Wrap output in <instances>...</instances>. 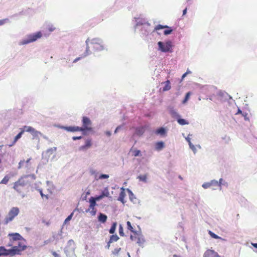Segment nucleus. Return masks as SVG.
I'll use <instances>...</instances> for the list:
<instances>
[{"mask_svg": "<svg viewBox=\"0 0 257 257\" xmlns=\"http://www.w3.org/2000/svg\"><path fill=\"white\" fill-rule=\"evenodd\" d=\"M86 50L83 55L85 57L91 54V52L90 50L89 44L91 46L94 52H101L103 51H107V46L104 44L103 40L100 38H94L90 39L87 38L85 41Z\"/></svg>", "mask_w": 257, "mask_h": 257, "instance_id": "nucleus-1", "label": "nucleus"}, {"mask_svg": "<svg viewBox=\"0 0 257 257\" xmlns=\"http://www.w3.org/2000/svg\"><path fill=\"white\" fill-rule=\"evenodd\" d=\"M10 239L9 246H16L18 249L24 248V250L26 248L25 239L18 233H9L8 235Z\"/></svg>", "mask_w": 257, "mask_h": 257, "instance_id": "nucleus-2", "label": "nucleus"}, {"mask_svg": "<svg viewBox=\"0 0 257 257\" xmlns=\"http://www.w3.org/2000/svg\"><path fill=\"white\" fill-rule=\"evenodd\" d=\"M135 32L136 34L143 37L145 35V18L143 14L134 18L133 20Z\"/></svg>", "mask_w": 257, "mask_h": 257, "instance_id": "nucleus-3", "label": "nucleus"}, {"mask_svg": "<svg viewBox=\"0 0 257 257\" xmlns=\"http://www.w3.org/2000/svg\"><path fill=\"white\" fill-rule=\"evenodd\" d=\"M42 37V33L41 31L30 34L26 35L19 42V45H25L36 41Z\"/></svg>", "mask_w": 257, "mask_h": 257, "instance_id": "nucleus-4", "label": "nucleus"}, {"mask_svg": "<svg viewBox=\"0 0 257 257\" xmlns=\"http://www.w3.org/2000/svg\"><path fill=\"white\" fill-rule=\"evenodd\" d=\"M28 176V175L21 176L17 181L14 183V189L19 193H21L23 188L29 184Z\"/></svg>", "mask_w": 257, "mask_h": 257, "instance_id": "nucleus-5", "label": "nucleus"}, {"mask_svg": "<svg viewBox=\"0 0 257 257\" xmlns=\"http://www.w3.org/2000/svg\"><path fill=\"white\" fill-rule=\"evenodd\" d=\"M24 250V248L18 249L16 246H13L12 248L7 249L5 247L0 246V256L1 255H11L14 256L16 254H20L22 251Z\"/></svg>", "mask_w": 257, "mask_h": 257, "instance_id": "nucleus-6", "label": "nucleus"}, {"mask_svg": "<svg viewBox=\"0 0 257 257\" xmlns=\"http://www.w3.org/2000/svg\"><path fill=\"white\" fill-rule=\"evenodd\" d=\"M19 212L20 210L18 207H14L12 208L5 219V224H8L13 221L15 217L19 214Z\"/></svg>", "mask_w": 257, "mask_h": 257, "instance_id": "nucleus-7", "label": "nucleus"}, {"mask_svg": "<svg viewBox=\"0 0 257 257\" xmlns=\"http://www.w3.org/2000/svg\"><path fill=\"white\" fill-rule=\"evenodd\" d=\"M82 121L83 126L80 127V128H81L82 130H81V131L83 132V134H85L84 132L86 131H91L92 130V122L88 117L86 116H83L82 118Z\"/></svg>", "mask_w": 257, "mask_h": 257, "instance_id": "nucleus-8", "label": "nucleus"}, {"mask_svg": "<svg viewBox=\"0 0 257 257\" xmlns=\"http://www.w3.org/2000/svg\"><path fill=\"white\" fill-rule=\"evenodd\" d=\"M74 242L72 240L68 241L65 249V252L68 257H73L74 255Z\"/></svg>", "mask_w": 257, "mask_h": 257, "instance_id": "nucleus-9", "label": "nucleus"}, {"mask_svg": "<svg viewBox=\"0 0 257 257\" xmlns=\"http://www.w3.org/2000/svg\"><path fill=\"white\" fill-rule=\"evenodd\" d=\"M159 49L163 52H168L170 51L172 48V43L171 41H168L166 43L159 42L158 43Z\"/></svg>", "mask_w": 257, "mask_h": 257, "instance_id": "nucleus-10", "label": "nucleus"}, {"mask_svg": "<svg viewBox=\"0 0 257 257\" xmlns=\"http://www.w3.org/2000/svg\"><path fill=\"white\" fill-rule=\"evenodd\" d=\"M24 131L31 133L34 139L38 138L39 136H42L41 132L37 131L34 128L30 126H24Z\"/></svg>", "mask_w": 257, "mask_h": 257, "instance_id": "nucleus-11", "label": "nucleus"}, {"mask_svg": "<svg viewBox=\"0 0 257 257\" xmlns=\"http://www.w3.org/2000/svg\"><path fill=\"white\" fill-rule=\"evenodd\" d=\"M111 197L110 196V193L108 190V189L107 187L105 188L101 192V193L100 195L96 196L94 197L97 201H99L100 200L103 199L104 197Z\"/></svg>", "mask_w": 257, "mask_h": 257, "instance_id": "nucleus-12", "label": "nucleus"}, {"mask_svg": "<svg viewBox=\"0 0 257 257\" xmlns=\"http://www.w3.org/2000/svg\"><path fill=\"white\" fill-rule=\"evenodd\" d=\"M131 239L133 241H137V243L140 246H142L143 244V239H141L139 236V234L136 232H134L133 235H131Z\"/></svg>", "mask_w": 257, "mask_h": 257, "instance_id": "nucleus-13", "label": "nucleus"}, {"mask_svg": "<svg viewBox=\"0 0 257 257\" xmlns=\"http://www.w3.org/2000/svg\"><path fill=\"white\" fill-rule=\"evenodd\" d=\"M164 28L167 29L164 30V34L165 35L170 34L172 33V32L173 31V30L170 27H168V26H166V25L163 26L161 25H158L155 27V30L157 31V30H159L160 29H164Z\"/></svg>", "mask_w": 257, "mask_h": 257, "instance_id": "nucleus-14", "label": "nucleus"}, {"mask_svg": "<svg viewBox=\"0 0 257 257\" xmlns=\"http://www.w3.org/2000/svg\"><path fill=\"white\" fill-rule=\"evenodd\" d=\"M203 257H220L217 252L211 249L207 250L204 253Z\"/></svg>", "mask_w": 257, "mask_h": 257, "instance_id": "nucleus-15", "label": "nucleus"}, {"mask_svg": "<svg viewBox=\"0 0 257 257\" xmlns=\"http://www.w3.org/2000/svg\"><path fill=\"white\" fill-rule=\"evenodd\" d=\"M61 128L70 132L81 131L82 130L80 127L77 126H62Z\"/></svg>", "mask_w": 257, "mask_h": 257, "instance_id": "nucleus-16", "label": "nucleus"}, {"mask_svg": "<svg viewBox=\"0 0 257 257\" xmlns=\"http://www.w3.org/2000/svg\"><path fill=\"white\" fill-rule=\"evenodd\" d=\"M43 29L48 30L50 32H52L55 30L56 27L53 24L50 22H46L43 25Z\"/></svg>", "mask_w": 257, "mask_h": 257, "instance_id": "nucleus-17", "label": "nucleus"}, {"mask_svg": "<svg viewBox=\"0 0 257 257\" xmlns=\"http://www.w3.org/2000/svg\"><path fill=\"white\" fill-rule=\"evenodd\" d=\"M57 150L56 147H53L48 149L45 153L43 154V155L45 154L47 156L46 158L47 160L50 158V156L56 152Z\"/></svg>", "mask_w": 257, "mask_h": 257, "instance_id": "nucleus-18", "label": "nucleus"}, {"mask_svg": "<svg viewBox=\"0 0 257 257\" xmlns=\"http://www.w3.org/2000/svg\"><path fill=\"white\" fill-rule=\"evenodd\" d=\"M91 145H92L91 140L90 139H87L85 141V145L80 147L79 150H82V151L86 150L88 149V148H89L91 146Z\"/></svg>", "mask_w": 257, "mask_h": 257, "instance_id": "nucleus-19", "label": "nucleus"}, {"mask_svg": "<svg viewBox=\"0 0 257 257\" xmlns=\"http://www.w3.org/2000/svg\"><path fill=\"white\" fill-rule=\"evenodd\" d=\"M217 186V187H221V185L220 184H219L218 183L217 181H211V182L210 183H205V184H203L202 185V187L205 188V189H206V188H208L210 187H211V186Z\"/></svg>", "mask_w": 257, "mask_h": 257, "instance_id": "nucleus-20", "label": "nucleus"}, {"mask_svg": "<svg viewBox=\"0 0 257 257\" xmlns=\"http://www.w3.org/2000/svg\"><path fill=\"white\" fill-rule=\"evenodd\" d=\"M53 240H55L57 242L62 239V229L57 233H55L53 235Z\"/></svg>", "mask_w": 257, "mask_h": 257, "instance_id": "nucleus-21", "label": "nucleus"}, {"mask_svg": "<svg viewBox=\"0 0 257 257\" xmlns=\"http://www.w3.org/2000/svg\"><path fill=\"white\" fill-rule=\"evenodd\" d=\"M165 147L164 143L162 141L158 142L155 145V149L157 151L162 150Z\"/></svg>", "mask_w": 257, "mask_h": 257, "instance_id": "nucleus-22", "label": "nucleus"}, {"mask_svg": "<svg viewBox=\"0 0 257 257\" xmlns=\"http://www.w3.org/2000/svg\"><path fill=\"white\" fill-rule=\"evenodd\" d=\"M122 191L120 192L119 195V197L118 198V200L120 201L122 204H124V197L125 196V193L124 192V190L123 188H121Z\"/></svg>", "mask_w": 257, "mask_h": 257, "instance_id": "nucleus-23", "label": "nucleus"}, {"mask_svg": "<svg viewBox=\"0 0 257 257\" xmlns=\"http://www.w3.org/2000/svg\"><path fill=\"white\" fill-rule=\"evenodd\" d=\"M107 217L105 214L99 213L98 216V221L101 223H105L107 220Z\"/></svg>", "mask_w": 257, "mask_h": 257, "instance_id": "nucleus-24", "label": "nucleus"}, {"mask_svg": "<svg viewBox=\"0 0 257 257\" xmlns=\"http://www.w3.org/2000/svg\"><path fill=\"white\" fill-rule=\"evenodd\" d=\"M162 84L164 85V86L163 88V91L169 90L171 88L169 80H167L165 82H163Z\"/></svg>", "mask_w": 257, "mask_h": 257, "instance_id": "nucleus-25", "label": "nucleus"}, {"mask_svg": "<svg viewBox=\"0 0 257 257\" xmlns=\"http://www.w3.org/2000/svg\"><path fill=\"white\" fill-rule=\"evenodd\" d=\"M98 201L96 199V198L94 197H91L89 199V207L90 208H92L93 207H94L96 205V202Z\"/></svg>", "mask_w": 257, "mask_h": 257, "instance_id": "nucleus-26", "label": "nucleus"}, {"mask_svg": "<svg viewBox=\"0 0 257 257\" xmlns=\"http://www.w3.org/2000/svg\"><path fill=\"white\" fill-rule=\"evenodd\" d=\"M25 131H24V127L22 128V130L20 133H19L14 138L13 141V144H15L16 142L22 137V135L24 134Z\"/></svg>", "mask_w": 257, "mask_h": 257, "instance_id": "nucleus-27", "label": "nucleus"}, {"mask_svg": "<svg viewBox=\"0 0 257 257\" xmlns=\"http://www.w3.org/2000/svg\"><path fill=\"white\" fill-rule=\"evenodd\" d=\"M240 114L244 117V119L246 120H248L249 118L247 116V113L246 112H242V111L240 109H238L237 112H236L235 114Z\"/></svg>", "mask_w": 257, "mask_h": 257, "instance_id": "nucleus-28", "label": "nucleus"}, {"mask_svg": "<svg viewBox=\"0 0 257 257\" xmlns=\"http://www.w3.org/2000/svg\"><path fill=\"white\" fill-rule=\"evenodd\" d=\"M11 178V176L9 175H6L3 180L0 182V184L6 185Z\"/></svg>", "mask_w": 257, "mask_h": 257, "instance_id": "nucleus-29", "label": "nucleus"}, {"mask_svg": "<svg viewBox=\"0 0 257 257\" xmlns=\"http://www.w3.org/2000/svg\"><path fill=\"white\" fill-rule=\"evenodd\" d=\"M166 130L163 127L159 128V129L156 131V134H160L162 136H165L166 134Z\"/></svg>", "mask_w": 257, "mask_h": 257, "instance_id": "nucleus-30", "label": "nucleus"}, {"mask_svg": "<svg viewBox=\"0 0 257 257\" xmlns=\"http://www.w3.org/2000/svg\"><path fill=\"white\" fill-rule=\"evenodd\" d=\"M144 133V128L142 127H138L136 130L135 133L134 135L140 136L143 135Z\"/></svg>", "mask_w": 257, "mask_h": 257, "instance_id": "nucleus-31", "label": "nucleus"}, {"mask_svg": "<svg viewBox=\"0 0 257 257\" xmlns=\"http://www.w3.org/2000/svg\"><path fill=\"white\" fill-rule=\"evenodd\" d=\"M86 212H89L91 215L94 216L96 213V209L94 207H93L92 208H90V207H89V208L86 210Z\"/></svg>", "mask_w": 257, "mask_h": 257, "instance_id": "nucleus-32", "label": "nucleus"}, {"mask_svg": "<svg viewBox=\"0 0 257 257\" xmlns=\"http://www.w3.org/2000/svg\"><path fill=\"white\" fill-rule=\"evenodd\" d=\"M208 233L210 235V236L213 238L224 240V239H223L221 237L218 236L217 235H216V234H215L214 233H213V232H212L210 230H209L208 231Z\"/></svg>", "mask_w": 257, "mask_h": 257, "instance_id": "nucleus-33", "label": "nucleus"}, {"mask_svg": "<svg viewBox=\"0 0 257 257\" xmlns=\"http://www.w3.org/2000/svg\"><path fill=\"white\" fill-rule=\"evenodd\" d=\"M119 237L116 235H112L110 237L109 243H112L113 241H116L118 240Z\"/></svg>", "mask_w": 257, "mask_h": 257, "instance_id": "nucleus-34", "label": "nucleus"}, {"mask_svg": "<svg viewBox=\"0 0 257 257\" xmlns=\"http://www.w3.org/2000/svg\"><path fill=\"white\" fill-rule=\"evenodd\" d=\"M116 225H117L116 222H113L112 223V226H111V227L110 228L109 231L110 233L113 234V233H114L115 232Z\"/></svg>", "mask_w": 257, "mask_h": 257, "instance_id": "nucleus-35", "label": "nucleus"}, {"mask_svg": "<svg viewBox=\"0 0 257 257\" xmlns=\"http://www.w3.org/2000/svg\"><path fill=\"white\" fill-rule=\"evenodd\" d=\"M191 94V92H187L186 94L184 100L182 101V103L185 104V103L187 102V101L189 99V97H190Z\"/></svg>", "mask_w": 257, "mask_h": 257, "instance_id": "nucleus-36", "label": "nucleus"}, {"mask_svg": "<svg viewBox=\"0 0 257 257\" xmlns=\"http://www.w3.org/2000/svg\"><path fill=\"white\" fill-rule=\"evenodd\" d=\"M178 122L181 125L188 124L189 123L185 119L183 118H179L177 120Z\"/></svg>", "mask_w": 257, "mask_h": 257, "instance_id": "nucleus-37", "label": "nucleus"}, {"mask_svg": "<svg viewBox=\"0 0 257 257\" xmlns=\"http://www.w3.org/2000/svg\"><path fill=\"white\" fill-rule=\"evenodd\" d=\"M10 20L8 18L0 20V26H3L6 23H9Z\"/></svg>", "mask_w": 257, "mask_h": 257, "instance_id": "nucleus-38", "label": "nucleus"}, {"mask_svg": "<svg viewBox=\"0 0 257 257\" xmlns=\"http://www.w3.org/2000/svg\"><path fill=\"white\" fill-rule=\"evenodd\" d=\"M109 177V176L107 174H101L99 176L98 178L99 180L108 179Z\"/></svg>", "mask_w": 257, "mask_h": 257, "instance_id": "nucleus-39", "label": "nucleus"}, {"mask_svg": "<svg viewBox=\"0 0 257 257\" xmlns=\"http://www.w3.org/2000/svg\"><path fill=\"white\" fill-rule=\"evenodd\" d=\"M73 215V213H71L65 220L64 223L66 224L72 219V217Z\"/></svg>", "mask_w": 257, "mask_h": 257, "instance_id": "nucleus-40", "label": "nucleus"}, {"mask_svg": "<svg viewBox=\"0 0 257 257\" xmlns=\"http://www.w3.org/2000/svg\"><path fill=\"white\" fill-rule=\"evenodd\" d=\"M127 228L128 230H131L132 232H134V228L130 221H127L126 223Z\"/></svg>", "mask_w": 257, "mask_h": 257, "instance_id": "nucleus-41", "label": "nucleus"}, {"mask_svg": "<svg viewBox=\"0 0 257 257\" xmlns=\"http://www.w3.org/2000/svg\"><path fill=\"white\" fill-rule=\"evenodd\" d=\"M89 173L91 175L93 176L96 175V174H98V172L94 169H90L89 170Z\"/></svg>", "mask_w": 257, "mask_h": 257, "instance_id": "nucleus-42", "label": "nucleus"}, {"mask_svg": "<svg viewBox=\"0 0 257 257\" xmlns=\"http://www.w3.org/2000/svg\"><path fill=\"white\" fill-rule=\"evenodd\" d=\"M119 233L120 236H124V233L123 231V227L121 225H120L119 226Z\"/></svg>", "mask_w": 257, "mask_h": 257, "instance_id": "nucleus-43", "label": "nucleus"}, {"mask_svg": "<svg viewBox=\"0 0 257 257\" xmlns=\"http://www.w3.org/2000/svg\"><path fill=\"white\" fill-rule=\"evenodd\" d=\"M120 248H116L114 249V250L112 251V253L115 255L118 254L120 250Z\"/></svg>", "mask_w": 257, "mask_h": 257, "instance_id": "nucleus-44", "label": "nucleus"}, {"mask_svg": "<svg viewBox=\"0 0 257 257\" xmlns=\"http://www.w3.org/2000/svg\"><path fill=\"white\" fill-rule=\"evenodd\" d=\"M24 162H25V160H21L20 161V162L19 163V165H18V169H21L22 166H23L24 164Z\"/></svg>", "mask_w": 257, "mask_h": 257, "instance_id": "nucleus-45", "label": "nucleus"}, {"mask_svg": "<svg viewBox=\"0 0 257 257\" xmlns=\"http://www.w3.org/2000/svg\"><path fill=\"white\" fill-rule=\"evenodd\" d=\"M83 54H84V53H83V54H82L80 57H77V58H76V59H75L73 60V63H76V62H78L79 60H80L81 59H82V58H84V57H83Z\"/></svg>", "mask_w": 257, "mask_h": 257, "instance_id": "nucleus-46", "label": "nucleus"}, {"mask_svg": "<svg viewBox=\"0 0 257 257\" xmlns=\"http://www.w3.org/2000/svg\"><path fill=\"white\" fill-rule=\"evenodd\" d=\"M123 126L122 125H119L118 126L114 131V134L117 133L122 128Z\"/></svg>", "mask_w": 257, "mask_h": 257, "instance_id": "nucleus-47", "label": "nucleus"}, {"mask_svg": "<svg viewBox=\"0 0 257 257\" xmlns=\"http://www.w3.org/2000/svg\"><path fill=\"white\" fill-rule=\"evenodd\" d=\"M104 134L108 137H110L112 134L111 132L109 131H106L104 132Z\"/></svg>", "mask_w": 257, "mask_h": 257, "instance_id": "nucleus-48", "label": "nucleus"}, {"mask_svg": "<svg viewBox=\"0 0 257 257\" xmlns=\"http://www.w3.org/2000/svg\"><path fill=\"white\" fill-rule=\"evenodd\" d=\"M39 192H40V195L41 196H42V198H43L44 197H45L47 199L48 198V196L47 195H45L43 193V191H42V189H39Z\"/></svg>", "mask_w": 257, "mask_h": 257, "instance_id": "nucleus-49", "label": "nucleus"}, {"mask_svg": "<svg viewBox=\"0 0 257 257\" xmlns=\"http://www.w3.org/2000/svg\"><path fill=\"white\" fill-rule=\"evenodd\" d=\"M53 240H52L51 238H50L49 239L46 240H45L44 241V245L47 244L49 243L50 242H51Z\"/></svg>", "mask_w": 257, "mask_h": 257, "instance_id": "nucleus-50", "label": "nucleus"}, {"mask_svg": "<svg viewBox=\"0 0 257 257\" xmlns=\"http://www.w3.org/2000/svg\"><path fill=\"white\" fill-rule=\"evenodd\" d=\"M140 181H145V176L140 175L138 177Z\"/></svg>", "mask_w": 257, "mask_h": 257, "instance_id": "nucleus-51", "label": "nucleus"}, {"mask_svg": "<svg viewBox=\"0 0 257 257\" xmlns=\"http://www.w3.org/2000/svg\"><path fill=\"white\" fill-rule=\"evenodd\" d=\"M141 152L139 150L135 151L134 152V155L135 156H139Z\"/></svg>", "mask_w": 257, "mask_h": 257, "instance_id": "nucleus-52", "label": "nucleus"}, {"mask_svg": "<svg viewBox=\"0 0 257 257\" xmlns=\"http://www.w3.org/2000/svg\"><path fill=\"white\" fill-rule=\"evenodd\" d=\"M82 137L81 136H79V137H73L72 138V139L74 140V141H75V140H79V139H82Z\"/></svg>", "mask_w": 257, "mask_h": 257, "instance_id": "nucleus-53", "label": "nucleus"}, {"mask_svg": "<svg viewBox=\"0 0 257 257\" xmlns=\"http://www.w3.org/2000/svg\"><path fill=\"white\" fill-rule=\"evenodd\" d=\"M47 184L48 186H53V184H52V183L51 182V181H47Z\"/></svg>", "mask_w": 257, "mask_h": 257, "instance_id": "nucleus-54", "label": "nucleus"}, {"mask_svg": "<svg viewBox=\"0 0 257 257\" xmlns=\"http://www.w3.org/2000/svg\"><path fill=\"white\" fill-rule=\"evenodd\" d=\"M28 176V177H30L33 180H35L36 179V176L34 174H32Z\"/></svg>", "mask_w": 257, "mask_h": 257, "instance_id": "nucleus-55", "label": "nucleus"}, {"mask_svg": "<svg viewBox=\"0 0 257 257\" xmlns=\"http://www.w3.org/2000/svg\"><path fill=\"white\" fill-rule=\"evenodd\" d=\"M99 176V175H98V174H96V175H95L94 176L95 180H99V179L98 178Z\"/></svg>", "mask_w": 257, "mask_h": 257, "instance_id": "nucleus-56", "label": "nucleus"}, {"mask_svg": "<svg viewBox=\"0 0 257 257\" xmlns=\"http://www.w3.org/2000/svg\"><path fill=\"white\" fill-rule=\"evenodd\" d=\"M110 243H109V241H108V242H107V245H106V246H105V247H106V248H107V249H109V247H110Z\"/></svg>", "mask_w": 257, "mask_h": 257, "instance_id": "nucleus-57", "label": "nucleus"}, {"mask_svg": "<svg viewBox=\"0 0 257 257\" xmlns=\"http://www.w3.org/2000/svg\"><path fill=\"white\" fill-rule=\"evenodd\" d=\"M251 245L255 248H257V243H251Z\"/></svg>", "mask_w": 257, "mask_h": 257, "instance_id": "nucleus-58", "label": "nucleus"}, {"mask_svg": "<svg viewBox=\"0 0 257 257\" xmlns=\"http://www.w3.org/2000/svg\"><path fill=\"white\" fill-rule=\"evenodd\" d=\"M187 13V8H185L183 11V15H185Z\"/></svg>", "mask_w": 257, "mask_h": 257, "instance_id": "nucleus-59", "label": "nucleus"}, {"mask_svg": "<svg viewBox=\"0 0 257 257\" xmlns=\"http://www.w3.org/2000/svg\"><path fill=\"white\" fill-rule=\"evenodd\" d=\"M187 75V74L186 73L183 74L182 76V79H183Z\"/></svg>", "mask_w": 257, "mask_h": 257, "instance_id": "nucleus-60", "label": "nucleus"}, {"mask_svg": "<svg viewBox=\"0 0 257 257\" xmlns=\"http://www.w3.org/2000/svg\"><path fill=\"white\" fill-rule=\"evenodd\" d=\"M53 255L55 256V257H59L58 254H57L55 252H53Z\"/></svg>", "mask_w": 257, "mask_h": 257, "instance_id": "nucleus-61", "label": "nucleus"}, {"mask_svg": "<svg viewBox=\"0 0 257 257\" xmlns=\"http://www.w3.org/2000/svg\"><path fill=\"white\" fill-rule=\"evenodd\" d=\"M185 73H186L187 74H190V73H191V72L190 70H187V71H186Z\"/></svg>", "mask_w": 257, "mask_h": 257, "instance_id": "nucleus-62", "label": "nucleus"}, {"mask_svg": "<svg viewBox=\"0 0 257 257\" xmlns=\"http://www.w3.org/2000/svg\"><path fill=\"white\" fill-rule=\"evenodd\" d=\"M30 160H31V158H30V159H28V160H27V161H26V163H27V164L29 163V162H30Z\"/></svg>", "mask_w": 257, "mask_h": 257, "instance_id": "nucleus-63", "label": "nucleus"}, {"mask_svg": "<svg viewBox=\"0 0 257 257\" xmlns=\"http://www.w3.org/2000/svg\"><path fill=\"white\" fill-rule=\"evenodd\" d=\"M173 257H181V256L179 255H176V254H174Z\"/></svg>", "mask_w": 257, "mask_h": 257, "instance_id": "nucleus-64", "label": "nucleus"}]
</instances>
